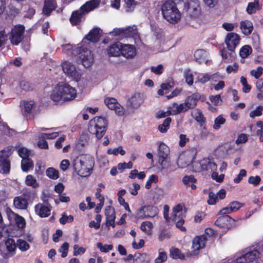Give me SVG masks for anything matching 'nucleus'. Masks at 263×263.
Listing matches in <instances>:
<instances>
[{"label":"nucleus","mask_w":263,"mask_h":263,"mask_svg":"<svg viewBox=\"0 0 263 263\" xmlns=\"http://www.w3.org/2000/svg\"><path fill=\"white\" fill-rule=\"evenodd\" d=\"M97 247L102 252L106 253L109 250H111L113 249V246L111 245H102L101 242H98L97 243Z\"/></svg>","instance_id":"nucleus-55"},{"label":"nucleus","mask_w":263,"mask_h":263,"mask_svg":"<svg viewBox=\"0 0 263 263\" xmlns=\"http://www.w3.org/2000/svg\"><path fill=\"white\" fill-rule=\"evenodd\" d=\"M226 120L222 117L219 116L217 117L214 121V124L213 125V128L215 129H218L220 128L221 125L223 124Z\"/></svg>","instance_id":"nucleus-54"},{"label":"nucleus","mask_w":263,"mask_h":263,"mask_svg":"<svg viewBox=\"0 0 263 263\" xmlns=\"http://www.w3.org/2000/svg\"><path fill=\"white\" fill-rule=\"evenodd\" d=\"M158 177L155 175H151L145 184V188L149 189L151 187L153 182L156 183L158 182Z\"/></svg>","instance_id":"nucleus-60"},{"label":"nucleus","mask_w":263,"mask_h":263,"mask_svg":"<svg viewBox=\"0 0 263 263\" xmlns=\"http://www.w3.org/2000/svg\"><path fill=\"white\" fill-rule=\"evenodd\" d=\"M5 245L7 250L10 252H13L16 248V244L14 239L8 238L5 242Z\"/></svg>","instance_id":"nucleus-47"},{"label":"nucleus","mask_w":263,"mask_h":263,"mask_svg":"<svg viewBox=\"0 0 263 263\" xmlns=\"http://www.w3.org/2000/svg\"><path fill=\"white\" fill-rule=\"evenodd\" d=\"M62 68L64 72L72 80L78 81L81 77V73L78 72L75 66L71 63L66 61L62 64Z\"/></svg>","instance_id":"nucleus-11"},{"label":"nucleus","mask_w":263,"mask_h":263,"mask_svg":"<svg viewBox=\"0 0 263 263\" xmlns=\"http://www.w3.org/2000/svg\"><path fill=\"white\" fill-rule=\"evenodd\" d=\"M159 255L155 259V263H162L167 260V254L162 249H159L158 250Z\"/></svg>","instance_id":"nucleus-43"},{"label":"nucleus","mask_w":263,"mask_h":263,"mask_svg":"<svg viewBox=\"0 0 263 263\" xmlns=\"http://www.w3.org/2000/svg\"><path fill=\"white\" fill-rule=\"evenodd\" d=\"M82 13H83V11L81 10L72 13L70 18V21L72 25H77L80 22Z\"/></svg>","instance_id":"nucleus-36"},{"label":"nucleus","mask_w":263,"mask_h":263,"mask_svg":"<svg viewBox=\"0 0 263 263\" xmlns=\"http://www.w3.org/2000/svg\"><path fill=\"white\" fill-rule=\"evenodd\" d=\"M6 212L10 221L14 220L19 229H23L25 227L26 221L22 216L14 213L10 208H7Z\"/></svg>","instance_id":"nucleus-14"},{"label":"nucleus","mask_w":263,"mask_h":263,"mask_svg":"<svg viewBox=\"0 0 263 263\" xmlns=\"http://www.w3.org/2000/svg\"><path fill=\"white\" fill-rule=\"evenodd\" d=\"M122 44L116 43L112 44L107 49V53L110 57H118L121 54Z\"/></svg>","instance_id":"nucleus-20"},{"label":"nucleus","mask_w":263,"mask_h":263,"mask_svg":"<svg viewBox=\"0 0 263 263\" xmlns=\"http://www.w3.org/2000/svg\"><path fill=\"white\" fill-rule=\"evenodd\" d=\"M35 213L41 217H47L50 214V209L43 203H38L34 207Z\"/></svg>","instance_id":"nucleus-19"},{"label":"nucleus","mask_w":263,"mask_h":263,"mask_svg":"<svg viewBox=\"0 0 263 263\" xmlns=\"http://www.w3.org/2000/svg\"><path fill=\"white\" fill-rule=\"evenodd\" d=\"M101 32L102 31L100 28H94L89 31L86 38L92 42H97L99 39Z\"/></svg>","instance_id":"nucleus-27"},{"label":"nucleus","mask_w":263,"mask_h":263,"mask_svg":"<svg viewBox=\"0 0 263 263\" xmlns=\"http://www.w3.org/2000/svg\"><path fill=\"white\" fill-rule=\"evenodd\" d=\"M170 256L174 259H182L184 257L181 251L178 249L175 248H172L170 249Z\"/></svg>","instance_id":"nucleus-46"},{"label":"nucleus","mask_w":263,"mask_h":263,"mask_svg":"<svg viewBox=\"0 0 263 263\" xmlns=\"http://www.w3.org/2000/svg\"><path fill=\"white\" fill-rule=\"evenodd\" d=\"M239 36L235 33H229L227 34L225 39V42L227 45L228 50L234 51L235 47L239 44Z\"/></svg>","instance_id":"nucleus-17"},{"label":"nucleus","mask_w":263,"mask_h":263,"mask_svg":"<svg viewBox=\"0 0 263 263\" xmlns=\"http://www.w3.org/2000/svg\"><path fill=\"white\" fill-rule=\"evenodd\" d=\"M77 95L76 90L66 83L58 84L51 94V99L55 102L73 100Z\"/></svg>","instance_id":"nucleus-1"},{"label":"nucleus","mask_w":263,"mask_h":263,"mask_svg":"<svg viewBox=\"0 0 263 263\" xmlns=\"http://www.w3.org/2000/svg\"><path fill=\"white\" fill-rule=\"evenodd\" d=\"M259 9L260 7L259 6L258 1L255 0L254 2L249 3L247 8V11L249 14H252Z\"/></svg>","instance_id":"nucleus-41"},{"label":"nucleus","mask_w":263,"mask_h":263,"mask_svg":"<svg viewBox=\"0 0 263 263\" xmlns=\"http://www.w3.org/2000/svg\"><path fill=\"white\" fill-rule=\"evenodd\" d=\"M263 73V68L259 66L256 69L251 70L250 74L252 76L254 77L255 79H258Z\"/></svg>","instance_id":"nucleus-56"},{"label":"nucleus","mask_w":263,"mask_h":263,"mask_svg":"<svg viewBox=\"0 0 263 263\" xmlns=\"http://www.w3.org/2000/svg\"><path fill=\"white\" fill-rule=\"evenodd\" d=\"M25 182L27 185L33 188H36L39 186L36 180L31 175H28L26 176Z\"/></svg>","instance_id":"nucleus-44"},{"label":"nucleus","mask_w":263,"mask_h":263,"mask_svg":"<svg viewBox=\"0 0 263 263\" xmlns=\"http://www.w3.org/2000/svg\"><path fill=\"white\" fill-rule=\"evenodd\" d=\"M189 109L186 106L185 103H183L180 104L177 103H174L172 104L171 106L169 107V115H176L181 112L187 111Z\"/></svg>","instance_id":"nucleus-18"},{"label":"nucleus","mask_w":263,"mask_h":263,"mask_svg":"<svg viewBox=\"0 0 263 263\" xmlns=\"http://www.w3.org/2000/svg\"><path fill=\"white\" fill-rule=\"evenodd\" d=\"M73 220V217L71 215L67 216L63 213L62 217L60 219V222L62 224H64L67 222H71Z\"/></svg>","instance_id":"nucleus-63"},{"label":"nucleus","mask_w":263,"mask_h":263,"mask_svg":"<svg viewBox=\"0 0 263 263\" xmlns=\"http://www.w3.org/2000/svg\"><path fill=\"white\" fill-rule=\"evenodd\" d=\"M172 119L171 118H166L163 122V123L159 125L158 126L159 130L162 133H166L170 128V125Z\"/></svg>","instance_id":"nucleus-38"},{"label":"nucleus","mask_w":263,"mask_h":263,"mask_svg":"<svg viewBox=\"0 0 263 263\" xmlns=\"http://www.w3.org/2000/svg\"><path fill=\"white\" fill-rule=\"evenodd\" d=\"M215 223L219 227L227 229H230L236 226L235 220L229 215L220 216Z\"/></svg>","instance_id":"nucleus-13"},{"label":"nucleus","mask_w":263,"mask_h":263,"mask_svg":"<svg viewBox=\"0 0 263 263\" xmlns=\"http://www.w3.org/2000/svg\"><path fill=\"white\" fill-rule=\"evenodd\" d=\"M57 6L55 0H44V5L43 8V13L49 16L51 12L55 9Z\"/></svg>","instance_id":"nucleus-25"},{"label":"nucleus","mask_w":263,"mask_h":263,"mask_svg":"<svg viewBox=\"0 0 263 263\" xmlns=\"http://www.w3.org/2000/svg\"><path fill=\"white\" fill-rule=\"evenodd\" d=\"M107 153L110 155H114L115 156L120 154L121 155L123 156L125 154V151L123 149L122 146H119L114 148H109L107 151Z\"/></svg>","instance_id":"nucleus-48"},{"label":"nucleus","mask_w":263,"mask_h":263,"mask_svg":"<svg viewBox=\"0 0 263 263\" xmlns=\"http://www.w3.org/2000/svg\"><path fill=\"white\" fill-rule=\"evenodd\" d=\"M159 163L161 165L162 169H167L171 166L168 157L164 158H159Z\"/></svg>","instance_id":"nucleus-50"},{"label":"nucleus","mask_w":263,"mask_h":263,"mask_svg":"<svg viewBox=\"0 0 263 263\" xmlns=\"http://www.w3.org/2000/svg\"><path fill=\"white\" fill-rule=\"evenodd\" d=\"M30 151L25 147H21L18 150L19 156L22 158V159L28 158L30 155Z\"/></svg>","instance_id":"nucleus-61"},{"label":"nucleus","mask_w":263,"mask_h":263,"mask_svg":"<svg viewBox=\"0 0 263 263\" xmlns=\"http://www.w3.org/2000/svg\"><path fill=\"white\" fill-rule=\"evenodd\" d=\"M8 40L7 33L4 29L0 31V48L4 46Z\"/></svg>","instance_id":"nucleus-59"},{"label":"nucleus","mask_w":263,"mask_h":263,"mask_svg":"<svg viewBox=\"0 0 263 263\" xmlns=\"http://www.w3.org/2000/svg\"><path fill=\"white\" fill-rule=\"evenodd\" d=\"M192 115L196 121L199 123L201 127L204 125L205 119L200 110H195L192 112Z\"/></svg>","instance_id":"nucleus-32"},{"label":"nucleus","mask_w":263,"mask_h":263,"mask_svg":"<svg viewBox=\"0 0 263 263\" xmlns=\"http://www.w3.org/2000/svg\"><path fill=\"white\" fill-rule=\"evenodd\" d=\"M263 110V107L262 106H258L255 110L252 111L250 113V117L254 118L258 117L262 115V111Z\"/></svg>","instance_id":"nucleus-62"},{"label":"nucleus","mask_w":263,"mask_h":263,"mask_svg":"<svg viewBox=\"0 0 263 263\" xmlns=\"http://www.w3.org/2000/svg\"><path fill=\"white\" fill-rule=\"evenodd\" d=\"M211 79V76L208 73L201 74H199L197 77V82H200L202 84H204L210 81Z\"/></svg>","instance_id":"nucleus-57"},{"label":"nucleus","mask_w":263,"mask_h":263,"mask_svg":"<svg viewBox=\"0 0 263 263\" xmlns=\"http://www.w3.org/2000/svg\"><path fill=\"white\" fill-rule=\"evenodd\" d=\"M161 10L163 18L171 24H176L181 19V12L173 1H164L161 5Z\"/></svg>","instance_id":"nucleus-2"},{"label":"nucleus","mask_w":263,"mask_h":263,"mask_svg":"<svg viewBox=\"0 0 263 263\" xmlns=\"http://www.w3.org/2000/svg\"><path fill=\"white\" fill-rule=\"evenodd\" d=\"M172 219L176 222V227L180 229V230L182 231H184L185 230V228L183 227V224L184 223L183 216H181V217L172 218Z\"/></svg>","instance_id":"nucleus-51"},{"label":"nucleus","mask_w":263,"mask_h":263,"mask_svg":"<svg viewBox=\"0 0 263 263\" xmlns=\"http://www.w3.org/2000/svg\"><path fill=\"white\" fill-rule=\"evenodd\" d=\"M184 9L191 18H198L201 15V8L198 0L188 1L186 3H185Z\"/></svg>","instance_id":"nucleus-8"},{"label":"nucleus","mask_w":263,"mask_h":263,"mask_svg":"<svg viewBox=\"0 0 263 263\" xmlns=\"http://www.w3.org/2000/svg\"><path fill=\"white\" fill-rule=\"evenodd\" d=\"M158 210L153 205H144L138 210L137 215L139 219L153 218L157 215Z\"/></svg>","instance_id":"nucleus-10"},{"label":"nucleus","mask_w":263,"mask_h":263,"mask_svg":"<svg viewBox=\"0 0 263 263\" xmlns=\"http://www.w3.org/2000/svg\"><path fill=\"white\" fill-rule=\"evenodd\" d=\"M221 55L222 60L226 63L232 62L235 58V54L234 51H228L225 49L221 51Z\"/></svg>","instance_id":"nucleus-30"},{"label":"nucleus","mask_w":263,"mask_h":263,"mask_svg":"<svg viewBox=\"0 0 263 263\" xmlns=\"http://www.w3.org/2000/svg\"><path fill=\"white\" fill-rule=\"evenodd\" d=\"M28 193H24L20 196L15 197L13 199L14 206L20 210H25L28 205Z\"/></svg>","instance_id":"nucleus-15"},{"label":"nucleus","mask_w":263,"mask_h":263,"mask_svg":"<svg viewBox=\"0 0 263 263\" xmlns=\"http://www.w3.org/2000/svg\"><path fill=\"white\" fill-rule=\"evenodd\" d=\"M206 55V52L204 50L198 49L195 52L194 58L197 62L201 63L205 60Z\"/></svg>","instance_id":"nucleus-34"},{"label":"nucleus","mask_w":263,"mask_h":263,"mask_svg":"<svg viewBox=\"0 0 263 263\" xmlns=\"http://www.w3.org/2000/svg\"><path fill=\"white\" fill-rule=\"evenodd\" d=\"M208 237L204 235L195 237L192 241L193 251L190 253V256L196 255L198 254L199 250L205 247Z\"/></svg>","instance_id":"nucleus-12"},{"label":"nucleus","mask_w":263,"mask_h":263,"mask_svg":"<svg viewBox=\"0 0 263 263\" xmlns=\"http://www.w3.org/2000/svg\"><path fill=\"white\" fill-rule=\"evenodd\" d=\"M240 83H241L242 85L243 86L242 87V91L245 93H248L249 92L251 88V86L248 84L247 79L242 76L240 78Z\"/></svg>","instance_id":"nucleus-52"},{"label":"nucleus","mask_w":263,"mask_h":263,"mask_svg":"<svg viewBox=\"0 0 263 263\" xmlns=\"http://www.w3.org/2000/svg\"><path fill=\"white\" fill-rule=\"evenodd\" d=\"M101 2V0H90L87 2L81 7L83 13L89 12L96 8Z\"/></svg>","instance_id":"nucleus-26"},{"label":"nucleus","mask_w":263,"mask_h":263,"mask_svg":"<svg viewBox=\"0 0 263 263\" xmlns=\"http://www.w3.org/2000/svg\"><path fill=\"white\" fill-rule=\"evenodd\" d=\"M184 76L186 82L189 85H191L193 83V75L190 70H185L184 72Z\"/></svg>","instance_id":"nucleus-58"},{"label":"nucleus","mask_w":263,"mask_h":263,"mask_svg":"<svg viewBox=\"0 0 263 263\" xmlns=\"http://www.w3.org/2000/svg\"><path fill=\"white\" fill-rule=\"evenodd\" d=\"M11 154V149L9 148L0 151V172L4 173L9 172L10 162L9 157Z\"/></svg>","instance_id":"nucleus-9"},{"label":"nucleus","mask_w":263,"mask_h":263,"mask_svg":"<svg viewBox=\"0 0 263 263\" xmlns=\"http://www.w3.org/2000/svg\"><path fill=\"white\" fill-rule=\"evenodd\" d=\"M74 51L79 55L81 62L84 67H89L92 64L93 55L91 50L85 47H80L77 48Z\"/></svg>","instance_id":"nucleus-7"},{"label":"nucleus","mask_w":263,"mask_h":263,"mask_svg":"<svg viewBox=\"0 0 263 263\" xmlns=\"http://www.w3.org/2000/svg\"><path fill=\"white\" fill-rule=\"evenodd\" d=\"M170 154L169 147L163 143L160 144L158 149V155L159 158H165L168 157Z\"/></svg>","instance_id":"nucleus-31"},{"label":"nucleus","mask_w":263,"mask_h":263,"mask_svg":"<svg viewBox=\"0 0 263 263\" xmlns=\"http://www.w3.org/2000/svg\"><path fill=\"white\" fill-rule=\"evenodd\" d=\"M69 244L67 242L64 243L59 249V251L62 253L61 256L63 258L67 255Z\"/></svg>","instance_id":"nucleus-64"},{"label":"nucleus","mask_w":263,"mask_h":263,"mask_svg":"<svg viewBox=\"0 0 263 263\" xmlns=\"http://www.w3.org/2000/svg\"><path fill=\"white\" fill-rule=\"evenodd\" d=\"M22 169L24 172H28L30 168H32L33 164L32 160L29 158L22 159L21 162Z\"/></svg>","instance_id":"nucleus-35"},{"label":"nucleus","mask_w":263,"mask_h":263,"mask_svg":"<svg viewBox=\"0 0 263 263\" xmlns=\"http://www.w3.org/2000/svg\"><path fill=\"white\" fill-rule=\"evenodd\" d=\"M183 205L182 204H178L173 208L171 214L172 218L181 217L182 215Z\"/></svg>","instance_id":"nucleus-39"},{"label":"nucleus","mask_w":263,"mask_h":263,"mask_svg":"<svg viewBox=\"0 0 263 263\" xmlns=\"http://www.w3.org/2000/svg\"><path fill=\"white\" fill-rule=\"evenodd\" d=\"M203 171L212 172L216 170L217 165L212 159L204 158L201 160Z\"/></svg>","instance_id":"nucleus-23"},{"label":"nucleus","mask_w":263,"mask_h":263,"mask_svg":"<svg viewBox=\"0 0 263 263\" xmlns=\"http://www.w3.org/2000/svg\"><path fill=\"white\" fill-rule=\"evenodd\" d=\"M108 123V120L105 117L96 116L90 120L88 131L95 135L97 139H101L106 132Z\"/></svg>","instance_id":"nucleus-4"},{"label":"nucleus","mask_w":263,"mask_h":263,"mask_svg":"<svg viewBox=\"0 0 263 263\" xmlns=\"http://www.w3.org/2000/svg\"><path fill=\"white\" fill-rule=\"evenodd\" d=\"M121 54L126 58H132L136 55V49L133 45H122Z\"/></svg>","instance_id":"nucleus-24"},{"label":"nucleus","mask_w":263,"mask_h":263,"mask_svg":"<svg viewBox=\"0 0 263 263\" xmlns=\"http://www.w3.org/2000/svg\"><path fill=\"white\" fill-rule=\"evenodd\" d=\"M24 31L25 27L23 25H16L13 26L7 33L10 43L13 45H18L24 38Z\"/></svg>","instance_id":"nucleus-6"},{"label":"nucleus","mask_w":263,"mask_h":263,"mask_svg":"<svg viewBox=\"0 0 263 263\" xmlns=\"http://www.w3.org/2000/svg\"><path fill=\"white\" fill-rule=\"evenodd\" d=\"M240 29L245 35H248L251 33L253 30L252 23L249 21L241 22Z\"/></svg>","instance_id":"nucleus-29"},{"label":"nucleus","mask_w":263,"mask_h":263,"mask_svg":"<svg viewBox=\"0 0 263 263\" xmlns=\"http://www.w3.org/2000/svg\"><path fill=\"white\" fill-rule=\"evenodd\" d=\"M259 256V253L256 250L253 251H249L237 257L234 259L233 263H249L254 259Z\"/></svg>","instance_id":"nucleus-16"},{"label":"nucleus","mask_w":263,"mask_h":263,"mask_svg":"<svg viewBox=\"0 0 263 263\" xmlns=\"http://www.w3.org/2000/svg\"><path fill=\"white\" fill-rule=\"evenodd\" d=\"M252 52L251 46L249 45H245L242 46L239 50V55L240 57L244 59L247 58Z\"/></svg>","instance_id":"nucleus-37"},{"label":"nucleus","mask_w":263,"mask_h":263,"mask_svg":"<svg viewBox=\"0 0 263 263\" xmlns=\"http://www.w3.org/2000/svg\"><path fill=\"white\" fill-rule=\"evenodd\" d=\"M200 95L197 92L189 96L184 102L187 108L189 109L194 108L196 106L197 102L200 99Z\"/></svg>","instance_id":"nucleus-21"},{"label":"nucleus","mask_w":263,"mask_h":263,"mask_svg":"<svg viewBox=\"0 0 263 263\" xmlns=\"http://www.w3.org/2000/svg\"><path fill=\"white\" fill-rule=\"evenodd\" d=\"M16 246L22 251H25L29 249V245L24 240L19 239L17 240Z\"/></svg>","instance_id":"nucleus-49"},{"label":"nucleus","mask_w":263,"mask_h":263,"mask_svg":"<svg viewBox=\"0 0 263 263\" xmlns=\"http://www.w3.org/2000/svg\"><path fill=\"white\" fill-rule=\"evenodd\" d=\"M110 34L118 36L120 39L132 37L135 41L139 39V34L136 26L115 28L110 32Z\"/></svg>","instance_id":"nucleus-5"},{"label":"nucleus","mask_w":263,"mask_h":263,"mask_svg":"<svg viewBox=\"0 0 263 263\" xmlns=\"http://www.w3.org/2000/svg\"><path fill=\"white\" fill-rule=\"evenodd\" d=\"M104 102L106 106L111 110H114L117 105H118V103L117 100L113 98H107L105 99Z\"/></svg>","instance_id":"nucleus-45"},{"label":"nucleus","mask_w":263,"mask_h":263,"mask_svg":"<svg viewBox=\"0 0 263 263\" xmlns=\"http://www.w3.org/2000/svg\"><path fill=\"white\" fill-rule=\"evenodd\" d=\"M125 9L127 12H130L134 9L135 6L137 5L135 0H125Z\"/></svg>","instance_id":"nucleus-53"},{"label":"nucleus","mask_w":263,"mask_h":263,"mask_svg":"<svg viewBox=\"0 0 263 263\" xmlns=\"http://www.w3.org/2000/svg\"><path fill=\"white\" fill-rule=\"evenodd\" d=\"M209 134V132L204 125L201 127L199 135H194L193 139L195 141H199V140H205L207 139Z\"/></svg>","instance_id":"nucleus-33"},{"label":"nucleus","mask_w":263,"mask_h":263,"mask_svg":"<svg viewBox=\"0 0 263 263\" xmlns=\"http://www.w3.org/2000/svg\"><path fill=\"white\" fill-rule=\"evenodd\" d=\"M23 112L25 115H27L32 112V110L35 106L33 101H24L22 103Z\"/></svg>","instance_id":"nucleus-28"},{"label":"nucleus","mask_w":263,"mask_h":263,"mask_svg":"<svg viewBox=\"0 0 263 263\" xmlns=\"http://www.w3.org/2000/svg\"><path fill=\"white\" fill-rule=\"evenodd\" d=\"M92 163L93 160L90 156H81L74 160L73 166L78 175L85 177L90 175Z\"/></svg>","instance_id":"nucleus-3"},{"label":"nucleus","mask_w":263,"mask_h":263,"mask_svg":"<svg viewBox=\"0 0 263 263\" xmlns=\"http://www.w3.org/2000/svg\"><path fill=\"white\" fill-rule=\"evenodd\" d=\"M143 101L142 96L140 93H136L129 99L128 103L131 107L137 108L143 103Z\"/></svg>","instance_id":"nucleus-22"},{"label":"nucleus","mask_w":263,"mask_h":263,"mask_svg":"<svg viewBox=\"0 0 263 263\" xmlns=\"http://www.w3.org/2000/svg\"><path fill=\"white\" fill-rule=\"evenodd\" d=\"M153 227L152 223L149 221L143 222L141 224V230L148 235L151 234V231Z\"/></svg>","instance_id":"nucleus-42"},{"label":"nucleus","mask_w":263,"mask_h":263,"mask_svg":"<svg viewBox=\"0 0 263 263\" xmlns=\"http://www.w3.org/2000/svg\"><path fill=\"white\" fill-rule=\"evenodd\" d=\"M46 175L49 178L55 180L59 177V171L53 167H49L46 171Z\"/></svg>","instance_id":"nucleus-40"}]
</instances>
